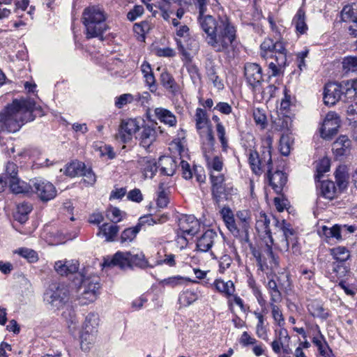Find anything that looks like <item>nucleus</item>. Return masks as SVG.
Masks as SVG:
<instances>
[{"label": "nucleus", "instance_id": "f257e3e1", "mask_svg": "<svg viewBox=\"0 0 357 357\" xmlns=\"http://www.w3.org/2000/svg\"><path fill=\"white\" fill-rule=\"evenodd\" d=\"M199 9V20L206 33L205 41L215 52L228 54L236 38V29L226 15L219 16L217 20L210 15H204L206 11V0H196Z\"/></svg>", "mask_w": 357, "mask_h": 357}, {"label": "nucleus", "instance_id": "f03ea898", "mask_svg": "<svg viewBox=\"0 0 357 357\" xmlns=\"http://www.w3.org/2000/svg\"><path fill=\"white\" fill-rule=\"evenodd\" d=\"M35 107V102L30 100H14L3 114L0 115V128L3 131L15 132L21 128L26 116H30Z\"/></svg>", "mask_w": 357, "mask_h": 357}, {"label": "nucleus", "instance_id": "7ed1b4c3", "mask_svg": "<svg viewBox=\"0 0 357 357\" xmlns=\"http://www.w3.org/2000/svg\"><path fill=\"white\" fill-rule=\"evenodd\" d=\"M260 55L266 60L271 59L268 69L271 76L276 77L283 73L287 65V50L282 40L274 41L272 38H266L260 45Z\"/></svg>", "mask_w": 357, "mask_h": 357}, {"label": "nucleus", "instance_id": "20e7f679", "mask_svg": "<svg viewBox=\"0 0 357 357\" xmlns=\"http://www.w3.org/2000/svg\"><path fill=\"white\" fill-rule=\"evenodd\" d=\"M82 20L87 39L100 38L102 40V34L107 29V26L105 22L106 15L102 8L92 6L85 8Z\"/></svg>", "mask_w": 357, "mask_h": 357}, {"label": "nucleus", "instance_id": "39448f33", "mask_svg": "<svg viewBox=\"0 0 357 357\" xmlns=\"http://www.w3.org/2000/svg\"><path fill=\"white\" fill-rule=\"evenodd\" d=\"M248 160L251 169L255 174L260 175L264 172H271L273 163L270 146L263 147L260 153L250 150Z\"/></svg>", "mask_w": 357, "mask_h": 357}, {"label": "nucleus", "instance_id": "423d86ee", "mask_svg": "<svg viewBox=\"0 0 357 357\" xmlns=\"http://www.w3.org/2000/svg\"><path fill=\"white\" fill-rule=\"evenodd\" d=\"M68 298L69 290L63 284L52 283L44 294V301L58 310L68 302Z\"/></svg>", "mask_w": 357, "mask_h": 357}, {"label": "nucleus", "instance_id": "0eeeda50", "mask_svg": "<svg viewBox=\"0 0 357 357\" xmlns=\"http://www.w3.org/2000/svg\"><path fill=\"white\" fill-rule=\"evenodd\" d=\"M178 231L177 232V243L182 247L186 246L188 240L185 235L194 236L200 228L198 220L194 215H182L178 219Z\"/></svg>", "mask_w": 357, "mask_h": 357}, {"label": "nucleus", "instance_id": "6e6552de", "mask_svg": "<svg viewBox=\"0 0 357 357\" xmlns=\"http://www.w3.org/2000/svg\"><path fill=\"white\" fill-rule=\"evenodd\" d=\"M195 128L201 137L206 139L213 145L215 142L211 122L206 110L197 108L194 116Z\"/></svg>", "mask_w": 357, "mask_h": 357}, {"label": "nucleus", "instance_id": "1a4fd4ad", "mask_svg": "<svg viewBox=\"0 0 357 357\" xmlns=\"http://www.w3.org/2000/svg\"><path fill=\"white\" fill-rule=\"evenodd\" d=\"M31 183V190L43 202L54 199L56 195L54 185L48 181L42 178H34Z\"/></svg>", "mask_w": 357, "mask_h": 357}, {"label": "nucleus", "instance_id": "9d476101", "mask_svg": "<svg viewBox=\"0 0 357 357\" xmlns=\"http://www.w3.org/2000/svg\"><path fill=\"white\" fill-rule=\"evenodd\" d=\"M99 325V316L96 313H89L85 319L82 331L81 333V343H93L96 337L98 327Z\"/></svg>", "mask_w": 357, "mask_h": 357}, {"label": "nucleus", "instance_id": "9b49d317", "mask_svg": "<svg viewBox=\"0 0 357 357\" xmlns=\"http://www.w3.org/2000/svg\"><path fill=\"white\" fill-rule=\"evenodd\" d=\"M244 75L252 91L255 93L259 91L261 84L264 81L260 66L255 63H246L244 67Z\"/></svg>", "mask_w": 357, "mask_h": 357}, {"label": "nucleus", "instance_id": "f8f14e48", "mask_svg": "<svg viewBox=\"0 0 357 357\" xmlns=\"http://www.w3.org/2000/svg\"><path fill=\"white\" fill-rule=\"evenodd\" d=\"M139 123L137 119H128L122 120L116 135V137L122 142H130L137 131L139 130Z\"/></svg>", "mask_w": 357, "mask_h": 357}, {"label": "nucleus", "instance_id": "ddd939ff", "mask_svg": "<svg viewBox=\"0 0 357 357\" xmlns=\"http://www.w3.org/2000/svg\"><path fill=\"white\" fill-rule=\"evenodd\" d=\"M275 337L271 343L273 351L279 354L282 350L284 354H289L291 349L289 347L290 336L288 334L287 329L280 328L275 331Z\"/></svg>", "mask_w": 357, "mask_h": 357}, {"label": "nucleus", "instance_id": "4468645a", "mask_svg": "<svg viewBox=\"0 0 357 357\" xmlns=\"http://www.w3.org/2000/svg\"><path fill=\"white\" fill-rule=\"evenodd\" d=\"M340 119L334 112H328L321 128V135L323 138H331L335 135L340 127Z\"/></svg>", "mask_w": 357, "mask_h": 357}, {"label": "nucleus", "instance_id": "2eb2a0df", "mask_svg": "<svg viewBox=\"0 0 357 357\" xmlns=\"http://www.w3.org/2000/svg\"><path fill=\"white\" fill-rule=\"evenodd\" d=\"M100 279L97 276H93L82 280V287L84 288L82 294L84 299L93 302L97 298L98 290L100 287Z\"/></svg>", "mask_w": 357, "mask_h": 357}, {"label": "nucleus", "instance_id": "dca6fc26", "mask_svg": "<svg viewBox=\"0 0 357 357\" xmlns=\"http://www.w3.org/2000/svg\"><path fill=\"white\" fill-rule=\"evenodd\" d=\"M344 86L335 83H328L324 89V102L327 105H333L339 101L343 95Z\"/></svg>", "mask_w": 357, "mask_h": 357}, {"label": "nucleus", "instance_id": "f3484780", "mask_svg": "<svg viewBox=\"0 0 357 357\" xmlns=\"http://www.w3.org/2000/svg\"><path fill=\"white\" fill-rule=\"evenodd\" d=\"M211 181L212 183V196L215 202L218 204L223 199H227V196L224 183L225 176L220 173L218 175L211 173Z\"/></svg>", "mask_w": 357, "mask_h": 357}, {"label": "nucleus", "instance_id": "a211bd4d", "mask_svg": "<svg viewBox=\"0 0 357 357\" xmlns=\"http://www.w3.org/2000/svg\"><path fill=\"white\" fill-rule=\"evenodd\" d=\"M279 227L282 234V238L275 245L281 251H287L290 243L292 244L293 248L294 247L296 242V237L294 235V230L291 229L289 225L286 224L284 220L280 225Z\"/></svg>", "mask_w": 357, "mask_h": 357}, {"label": "nucleus", "instance_id": "6ab92c4d", "mask_svg": "<svg viewBox=\"0 0 357 357\" xmlns=\"http://www.w3.org/2000/svg\"><path fill=\"white\" fill-rule=\"evenodd\" d=\"M255 228L259 235L265 240L268 239L271 244H274V241L270 229V218L265 213L260 212L256 217Z\"/></svg>", "mask_w": 357, "mask_h": 357}, {"label": "nucleus", "instance_id": "aec40b11", "mask_svg": "<svg viewBox=\"0 0 357 357\" xmlns=\"http://www.w3.org/2000/svg\"><path fill=\"white\" fill-rule=\"evenodd\" d=\"M238 220V226L241 231V236H238L245 243L250 241L249 232L250 229L251 218L248 211H240L236 213Z\"/></svg>", "mask_w": 357, "mask_h": 357}, {"label": "nucleus", "instance_id": "412c9836", "mask_svg": "<svg viewBox=\"0 0 357 357\" xmlns=\"http://www.w3.org/2000/svg\"><path fill=\"white\" fill-rule=\"evenodd\" d=\"M140 145L144 149H149L156 140L157 132L155 126L145 125L138 134Z\"/></svg>", "mask_w": 357, "mask_h": 357}, {"label": "nucleus", "instance_id": "4be33fe9", "mask_svg": "<svg viewBox=\"0 0 357 357\" xmlns=\"http://www.w3.org/2000/svg\"><path fill=\"white\" fill-rule=\"evenodd\" d=\"M103 266H119L121 269L130 267V252H117L111 259H105Z\"/></svg>", "mask_w": 357, "mask_h": 357}, {"label": "nucleus", "instance_id": "5701e85b", "mask_svg": "<svg viewBox=\"0 0 357 357\" xmlns=\"http://www.w3.org/2000/svg\"><path fill=\"white\" fill-rule=\"evenodd\" d=\"M267 174L270 186L277 194H280L287 181V176L285 173L277 170L274 173H271V171L268 172Z\"/></svg>", "mask_w": 357, "mask_h": 357}, {"label": "nucleus", "instance_id": "b1692460", "mask_svg": "<svg viewBox=\"0 0 357 357\" xmlns=\"http://www.w3.org/2000/svg\"><path fill=\"white\" fill-rule=\"evenodd\" d=\"M217 238L218 234L215 231L208 229L197 239V250L202 252L209 251Z\"/></svg>", "mask_w": 357, "mask_h": 357}, {"label": "nucleus", "instance_id": "393cba45", "mask_svg": "<svg viewBox=\"0 0 357 357\" xmlns=\"http://www.w3.org/2000/svg\"><path fill=\"white\" fill-rule=\"evenodd\" d=\"M79 263L76 260H60L55 262L54 269L61 275H68L76 273Z\"/></svg>", "mask_w": 357, "mask_h": 357}, {"label": "nucleus", "instance_id": "a878e982", "mask_svg": "<svg viewBox=\"0 0 357 357\" xmlns=\"http://www.w3.org/2000/svg\"><path fill=\"white\" fill-rule=\"evenodd\" d=\"M153 113L155 117L161 123L169 127L176 126L177 119L170 110L164 107H156L153 109Z\"/></svg>", "mask_w": 357, "mask_h": 357}, {"label": "nucleus", "instance_id": "bb28decb", "mask_svg": "<svg viewBox=\"0 0 357 357\" xmlns=\"http://www.w3.org/2000/svg\"><path fill=\"white\" fill-rule=\"evenodd\" d=\"M307 307L313 317L326 319L329 317V310L324 307L322 302L319 300L310 301Z\"/></svg>", "mask_w": 357, "mask_h": 357}, {"label": "nucleus", "instance_id": "cd10ccee", "mask_svg": "<svg viewBox=\"0 0 357 357\" xmlns=\"http://www.w3.org/2000/svg\"><path fill=\"white\" fill-rule=\"evenodd\" d=\"M138 164L145 178L153 177L158 169L155 159L143 157L138 160Z\"/></svg>", "mask_w": 357, "mask_h": 357}, {"label": "nucleus", "instance_id": "c85d7f7f", "mask_svg": "<svg viewBox=\"0 0 357 357\" xmlns=\"http://www.w3.org/2000/svg\"><path fill=\"white\" fill-rule=\"evenodd\" d=\"M220 213L227 229L234 236H240L241 231L236 224L232 211L229 207H224Z\"/></svg>", "mask_w": 357, "mask_h": 357}, {"label": "nucleus", "instance_id": "c756f323", "mask_svg": "<svg viewBox=\"0 0 357 357\" xmlns=\"http://www.w3.org/2000/svg\"><path fill=\"white\" fill-rule=\"evenodd\" d=\"M176 44L180 52L185 56V59L190 58V53L188 51L196 52L198 50V45L196 41L188 37L184 40L181 38H176Z\"/></svg>", "mask_w": 357, "mask_h": 357}, {"label": "nucleus", "instance_id": "7c9ffc66", "mask_svg": "<svg viewBox=\"0 0 357 357\" xmlns=\"http://www.w3.org/2000/svg\"><path fill=\"white\" fill-rule=\"evenodd\" d=\"M351 140L345 135L340 136L333 144V151L337 156L349 153Z\"/></svg>", "mask_w": 357, "mask_h": 357}, {"label": "nucleus", "instance_id": "2f4dec72", "mask_svg": "<svg viewBox=\"0 0 357 357\" xmlns=\"http://www.w3.org/2000/svg\"><path fill=\"white\" fill-rule=\"evenodd\" d=\"M119 231V227L115 224L105 223L99 227L98 236H104L107 241H114Z\"/></svg>", "mask_w": 357, "mask_h": 357}, {"label": "nucleus", "instance_id": "473e14b6", "mask_svg": "<svg viewBox=\"0 0 357 357\" xmlns=\"http://www.w3.org/2000/svg\"><path fill=\"white\" fill-rule=\"evenodd\" d=\"M159 167L161 172L167 176H172L177 167L175 160L169 156H162L159 159Z\"/></svg>", "mask_w": 357, "mask_h": 357}, {"label": "nucleus", "instance_id": "72a5a7b5", "mask_svg": "<svg viewBox=\"0 0 357 357\" xmlns=\"http://www.w3.org/2000/svg\"><path fill=\"white\" fill-rule=\"evenodd\" d=\"M160 81L161 84L167 89L169 92L176 94L178 92L179 86L175 82L174 77L171 74L167 71H164L161 73L160 77Z\"/></svg>", "mask_w": 357, "mask_h": 357}, {"label": "nucleus", "instance_id": "f704fd0d", "mask_svg": "<svg viewBox=\"0 0 357 357\" xmlns=\"http://www.w3.org/2000/svg\"><path fill=\"white\" fill-rule=\"evenodd\" d=\"M31 186V183L27 184L17 176H12V178L9 179L10 189L15 194L27 193L29 192Z\"/></svg>", "mask_w": 357, "mask_h": 357}, {"label": "nucleus", "instance_id": "c9c22d12", "mask_svg": "<svg viewBox=\"0 0 357 357\" xmlns=\"http://www.w3.org/2000/svg\"><path fill=\"white\" fill-rule=\"evenodd\" d=\"M329 271L334 275L332 276L334 279H343L349 274V268L345 263L333 261L330 265Z\"/></svg>", "mask_w": 357, "mask_h": 357}, {"label": "nucleus", "instance_id": "e433bc0d", "mask_svg": "<svg viewBox=\"0 0 357 357\" xmlns=\"http://www.w3.org/2000/svg\"><path fill=\"white\" fill-rule=\"evenodd\" d=\"M32 211V206L28 202H22L17 206L14 217L20 223H24L28 220V215Z\"/></svg>", "mask_w": 357, "mask_h": 357}, {"label": "nucleus", "instance_id": "4c0bfd02", "mask_svg": "<svg viewBox=\"0 0 357 357\" xmlns=\"http://www.w3.org/2000/svg\"><path fill=\"white\" fill-rule=\"evenodd\" d=\"M293 24L295 26L298 33L303 34L307 30V25L305 22V13L302 8H299L294 17Z\"/></svg>", "mask_w": 357, "mask_h": 357}, {"label": "nucleus", "instance_id": "58836bf2", "mask_svg": "<svg viewBox=\"0 0 357 357\" xmlns=\"http://www.w3.org/2000/svg\"><path fill=\"white\" fill-rule=\"evenodd\" d=\"M336 188L331 181H323L319 187V194L323 197L331 200L335 197Z\"/></svg>", "mask_w": 357, "mask_h": 357}, {"label": "nucleus", "instance_id": "ea45409f", "mask_svg": "<svg viewBox=\"0 0 357 357\" xmlns=\"http://www.w3.org/2000/svg\"><path fill=\"white\" fill-rule=\"evenodd\" d=\"M213 120L216 122L217 135L220 142L222 151H226L228 148V139L226 137L225 128L222 123L220 121L218 116H213Z\"/></svg>", "mask_w": 357, "mask_h": 357}, {"label": "nucleus", "instance_id": "a19ab883", "mask_svg": "<svg viewBox=\"0 0 357 357\" xmlns=\"http://www.w3.org/2000/svg\"><path fill=\"white\" fill-rule=\"evenodd\" d=\"M84 166L82 162L73 161L66 166L64 173L70 177L79 176L83 174Z\"/></svg>", "mask_w": 357, "mask_h": 357}, {"label": "nucleus", "instance_id": "79ce46f5", "mask_svg": "<svg viewBox=\"0 0 357 357\" xmlns=\"http://www.w3.org/2000/svg\"><path fill=\"white\" fill-rule=\"evenodd\" d=\"M214 285L219 292L227 296H231L235 291L234 284L231 280L225 282L222 280H216L214 282Z\"/></svg>", "mask_w": 357, "mask_h": 357}, {"label": "nucleus", "instance_id": "37998d69", "mask_svg": "<svg viewBox=\"0 0 357 357\" xmlns=\"http://www.w3.org/2000/svg\"><path fill=\"white\" fill-rule=\"evenodd\" d=\"M266 287L270 295V303H279L282 301V294L278 289L277 282L273 280H270Z\"/></svg>", "mask_w": 357, "mask_h": 357}, {"label": "nucleus", "instance_id": "c03bdc74", "mask_svg": "<svg viewBox=\"0 0 357 357\" xmlns=\"http://www.w3.org/2000/svg\"><path fill=\"white\" fill-rule=\"evenodd\" d=\"M130 267L137 266L141 268L152 267L149 265L148 261L145 258V255L142 252L132 254L130 252Z\"/></svg>", "mask_w": 357, "mask_h": 357}, {"label": "nucleus", "instance_id": "a18cd8bd", "mask_svg": "<svg viewBox=\"0 0 357 357\" xmlns=\"http://www.w3.org/2000/svg\"><path fill=\"white\" fill-rule=\"evenodd\" d=\"M331 253L335 259V261L345 263L350 257L349 251L345 248L338 246L331 250Z\"/></svg>", "mask_w": 357, "mask_h": 357}, {"label": "nucleus", "instance_id": "49530a36", "mask_svg": "<svg viewBox=\"0 0 357 357\" xmlns=\"http://www.w3.org/2000/svg\"><path fill=\"white\" fill-rule=\"evenodd\" d=\"M341 17L343 21H351L357 18V3L346 5L342 12Z\"/></svg>", "mask_w": 357, "mask_h": 357}, {"label": "nucleus", "instance_id": "de8ad7c7", "mask_svg": "<svg viewBox=\"0 0 357 357\" xmlns=\"http://www.w3.org/2000/svg\"><path fill=\"white\" fill-rule=\"evenodd\" d=\"M294 139L288 134H282L280 139V150L282 155H288L290 153Z\"/></svg>", "mask_w": 357, "mask_h": 357}, {"label": "nucleus", "instance_id": "09e8293b", "mask_svg": "<svg viewBox=\"0 0 357 357\" xmlns=\"http://www.w3.org/2000/svg\"><path fill=\"white\" fill-rule=\"evenodd\" d=\"M184 280L191 281L195 283H197L198 282L196 280H191L188 278H185L180 275L169 277L168 278L164 279L160 282V284L167 285L172 287H174L176 286L181 285Z\"/></svg>", "mask_w": 357, "mask_h": 357}, {"label": "nucleus", "instance_id": "8fccbe9b", "mask_svg": "<svg viewBox=\"0 0 357 357\" xmlns=\"http://www.w3.org/2000/svg\"><path fill=\"white\" fill-rule=\"evenodd\" d=\"M277 303H270L271 309V314L274 321L281 328L284 325V319L280 308L276 305Z\"/></svg>", "mask_w": 357, "mask_h": 357}, {"label": "nucleus", "instance_id": "3c124183", "mask_svg": "<svg viewBox=\"0 0 357 357\" xmlns=\"http://www.w3.org/2000/svg\"><path fill=\"white\" fill-rule=\"evenodd\" d=\"M140 231V225H136L134 227L126 229L121 234V241L122 243L130 242Z\"/></svg>", "mask_w": 357, "mask_h": 357}, {"label": "nucleus", "instance_id": "603ef678", "mask_svg": "<svg viewBox=\"0 0 357 357\" xmlns=\"http://www.w3.org/2000/svg\"><path fill=\"white\" fill-rule=\"evenodd\" d=\"M342 63L346 73L357 71V56H347L344 58Z\"/></svg>", "mask_w": 357, "mask_h": 357}, {"label": "nucleus", "instance_id": "864d4df0", "mask_svg": "<svg viewBox=\"0 0 357 357\" xmlns=\"http://www.w3.org/2000/svg\"><path fill=\"white\" fill-rule=\"evenodd\" d=\"M17 253L30 263H33L38 261V257L36 251L28 248H20L15 252Z\"/></svg>", "mask_w": 357, "mask_h": 357}, {"label": "nucleus", "instance_id": "5fc2aeb1", "mask_svg": "<svg viewBox=\"0 0 357 357\" xmlns=\"http://www.w3.org/2000/svg\"><path fill=\"white\" fill-rule=\"evenodd\" d=\"M205 158L208 168L218 172H220L222 169L223 161L219 156H214L211 159L208 155H205Z\"/></svg>", "mask_w": 357, "mask_h": 357}, {"label": "nucleus", "instance_id": "6e6d98bb", "mask_svg": "<svg viewBox=\"0 0 357 357\" xmlns=\"http://www.w3.org/2000/svg\"><path fill=\"white\" fill-rule=\"evenodd\" d=\"M317 174L315 178L319 179L323 174L330 169V160L327 158H324L320 160L316 167Z\"/></svg>", "mask_w": 357, "mask_h": 357}, {"label": "nucleus", "instance_id": "4d7b16f0", "mask_svg": "<svg viewBox=\"0 0 357 357\" xmlns=\"http://www.w3.org/2000/svg\"><path fill=\"white\" fill-rule=\"evenodd\" d=\"M316 329L317 331V334L313 337L312 342L318 348V350L320 352L328 349V346L324 339V337L321 333L318 326H316Z\"/></svg>", "mask_w": 357, "mask_h": 357}, {"label": "nucleus", "instance_id": "13d9d810", "mask_svg": "<svg viewBox=\"0 0 357 357\" xmlns=\"http://www.w3.org/2000/svg\"><path fill=\"white\" fill-rule=\"evenodd\" d=\"M344 96L349 98L357 96V79L349 80L344 86Z\"/></svg>", "mask_w": 357, "mask_h": 357}, {"label": "nucleus", "instance_id": "bf43d9fd", "mask_svg": "<svg viewBox=\"0 0 357 357\" xmlns=\"http://www.w3.org/2000/svg\"><path fill=\"white\" fill-rule=\"evenodd\" d=\"M132 101H134V96L130 93H125L116 98L115 106L121 109Z\"/></svg>", "mask_w": 357, "mask_h": 357}, {"label": "nucleus", "instance_id": "052dcab7", "mask_svg": "<svg viewBox=\"0 0 357 357\" xmlns=\"http://www.w3.org/2000/svg\"><path fill=\"white\" fill-rule=\"evenodd\" d=\"M166 219L167 218L165 216H162L160 218L155 220L151 215H145L139 218V222L137 224V225H140V227H142V225H144L145 224H147L148 225H153V224L158 222H163L166 220Z\"/></svg>", "mask_w": 357, "mask_h": 357}, {"label": "nucleus", "instance_id": "680f3d73", "mask_svg": "<svg viewBox=\"0 0 357 357\" xmlns=\"http://www.w3.org/2000/svg\"><path fill=\"white\" fill-rule=\"evenodd\" d=\"M198 298V295L196 292L192 290H187L183 292L180 297V301H182L186 305H189L195 302Z\"/></svg>", "mask_w": 357, "mask_h": 357}, {"label": "nucleus", "instance_id": "e2e57ef3", "mask_svg": "<svg viewBox=\"0 0 357 357\" xmlns=\"http://www.w3.org/2000/svg\"><path fill=\"white\" fill-rule=\"evenodd\" d=\"M264 241L266 243V246L263 251L264 254L266 255L269 259H271V261L275 266H278V261H277V259L275 258V257L273 252L272 245L273 244H271V243L267 238H266L264 240Z\"/></svg>", "mask_w": 357, "mask_h": 357}, {"label": "nucleus", "instance_id": "0e129e2a", "mask_svg": "<svg viewBox=\"0 0 357 357\" xmlns=\"http://www.w3.org/2000/svg\"><path fill=\"white\" fill-rule=\"evenodd\" d=\"M144 13L142 6H135L128 13L127 17L130 21L135 20L138 17L141 16Z\"/></svg>", "mask_w": 357, "mask_h": 357}, {"label": "nucleus", "instance_id": "69168bd1", "mask_svg": "<svg viewBox=\"0 0 357 357\" xmlns=\"http://www.w3.org/2000/svg\"><path fill=\"white\" fill-rule=\"evenodd\" d=\"M253 117L257 125L261 126L262 128H265L266 124V116L261 110H255L253 112Z\"/></svg>", "mask_w": 357, "mask_h": 357}, {"label": "nucleus", "instance_id": "338daca9", "mask_svg": "<svg viewBox=\"0 0 357 357\" xmlns=\"http://www.w3.org/2000/svg\"><path fill=\"white\" fill-rule=\"evenodd\" d=\"M335 179L340 189H344L347 185V176L344 172L337 169L335 172Z\"/></svg>", "mask_w": 357, "mask_h": 357}, {"label": "nucleus", "instance_id": "774afa93", "mask_svg": "<svg viewBox=\"0 0 357 357\" xmlns=\"http://www.w3.org/2000/svg\"><path fill=\"white\" fill-rule=\"evenodd\" d=\"M232 262L231 257L228 255H222L219 261L220 271L224 273L225 271L229 268Z\"/></svg>", "mask_w": 357, "mask_h": 357}]
</instances>
